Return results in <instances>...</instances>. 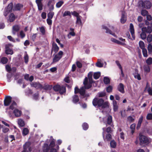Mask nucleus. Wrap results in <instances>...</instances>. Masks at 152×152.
Wrapping results in <instances>:
<instances>
[{
    "mask_svg": "<svg viewBox=\"0 0 152 152\" xmlns=\"http://www.w3.org/2000/svg\"><path fill=\"white\" fill-rule=\"evenodd\" d=\"M92 103L94 106H98L102 107V108H107L109 107L108 102H104L102 99L95 98L93 101Z\"/></svg>",
    "mask_w": 152,
    "mask_h": 152,
    "instance_id": "nucleus-1",
    "label": "nucleus"
},
{
    "mask_svg": "<svg viewBox=\"0 0 152 152\" xmlns=\"http://www.w3.org/2000/svg\"><path fill=\"white\" fill-rule=\"evenodd\" d=\"M92 73L91 72H90L88 73V80L87 77H86L85 79L84 80L83 82V84L86 89H89L90 88L91 86V83L93 82L92 80Z\"/></svg>",
    "mask_w": 152,
    "mask_h": 152,
    "instance_id": "nucleus-2",
    "label": "nucleus"
},
{
    "mask_svg": "<svg viewBox=\"0 0 152 152\" xmlns=\"http://www.w3.org/2000/svg\"><path fill=\"white\" fill-rule=\"evenodd\" d=\"M139 140L140 141V143L141 145L143 144H148L150 142H152V140L150 139V140H149L148 138L143 135H141L140 134H139Z\"/></svg>",
    "mask_w": 152,
    "mask_h": 152,
    "instance_id": "nucleus-3",
    "label": "nucleus"
},
{
    "mask_svg": "<svg viewBox=\"0 0 152 152\" xmlns=\"http://www.w3.org/2000/svg\"><path fill=\"white\" fill-rule=\"evenodd\" d=\"M138 3L140 6L142 7L143 8L149 9L151 7V4L149 1H145L143 2L142 1H140Z\"/></svg>",
    "mask_w": 152,
    "mask_h": 152,
    "instance_id": "nucleus-4",
    "label": "nucleus"
},
{
    "mask_svg": "<svg viewBox=\"0 0 152 152\" xmlns=\"http://www.w3.org/2000/svg\"><path fill=\"white\" fill-rule=\"evenodd\" d=\"M53 89L56 91H59L61 94H63L66 91V88L64 86H60L59 85L54 86Z\"/></svg>",
    "mask_w": 152,
    "mask_h": 152,
    "instance_id": "nucleus-5",
    "label": "nucleus"
},
{
    "mask_svg": "<svg viewBox=\"0 0 152 152\" xmlns=\"http://www.w3.org/2000/svg\"><path fill=\"white\" fill-rule=\"evenodd\" d=\"M63 54V52L62 51H59L58 53L56 54L53 58L52 63L56 62L59 61L62 57Z\"/></svg>",
    "mask_w": 152,
    "mask_h": 152,
    "instance_id": "nucleus-6",
    "label": "nucleus"
},
{
    "mask_svg": "<svg viewBox=\"0 0 152 152\" xmlns=\"http://www.w3.org/2000/svg\"><path fill=\"white\" fill-rule=\"evenodd\" d=\"M55 146V140L54 139H52L50 141V146L51 148L50 152H57V150L59 149V147L58 145L56 147L57 149L53 148Z\"/></svg>",
    "mask_w": 152,
    "mask_h": 152,
    "instance_id": "nucleus-7",
    "label": "nucleus"
},
{
    "mask_svg": "<svg viewBox=\"0 0 152 152\" xmlns=\"http://www.w3.org/2000/svg\"><path fill=\"white\" fill-rule=\"evenodd\" d=\"M84 87H82L80 90L77 87H75V93L76 94L79 92L80 95L83 96L85 94V89Z\"/></svg>",
    "mask_w": 152,
    "mask_h": 152,
    "instance_id": "nucleus-8",
    "label": "nucleus"
},
{
    "mask_svg": "<svg viewBox=\"0 0 152 152\" xmlns=\"http://www.w3.org/2000/svg\"><path fill=\"white\" fill-rule=\"evenodd\" d=\"M12 6L13 4L12 3H10L9 4L4 12V15L5 16H6L11 11Z\"/></svg>",
    "mask_w": 152,
    "mask_h": 152,
    "instance_id": "nucleus-9",
    "label": "nucleus"
},
{
    "mask_svg": "<svg viewBox=\"0 0 152 152\" xmlns=\"http://www.w3.org/2000/svg\"><path fill=\"white\" fill-rule=\"evenodd\" d=\"M152 23H151L150 26H148L147 28L143 27L142 28V31H145V32L150 33L152 31Z\"/></svg>",
    "mask_w": 152,
    "mask_h": 152,
    "instance_id": "nucleus-10",
    "label": "nucleus"
},
{
    "mask_svg": "<svg viewBox=\"0 0 152 152\" xmlns=\"http://www.w3.org/2000/svg\"><path fill=\"white\" fill-rule=\"evenodd\" d=\"M121 15L120 19L121 23L122 24L124 23L126 20V16L124 11H121Z\"/></svg>",
    "mask_w": 152,
    "mask_h": 152,
    "instance_id": "nucleus-11",
    "label": "nucleus"
},
{
    "mask_svg": "<svg viewBox=\"0 0 152 152\" xmlns=\"http://www.w3.org/2000/svg\"><path fill=\"white\" fill-rule=\"evenodd\" d=\"M130 31L132 37V40H134L135 38L134 35V30L133 24L131 23L130 25Z\"/></svg>",
    "mask_w": 152,
    "mask_h": 152,
    "instance_id": "nucleus-12",
    "label": "nucleus"
},
{
    "mask_svg": "<svg viewBox=\"0 0 152 152\" xmlns=\"http://www.w3.org/2000/svg\"><path fill=\"white\" fill-rule=\"evenodd\" d=\"M12 98L10 96L6 97L4 100V104L5 106H7L9 105L11 102Z\"/></svg>",
    "mask_w": 152,
    "mask_h": 152,
    "instance_id": "nucleus-13",
    "label": "nucleus"
},
{
    "mask_svg": "<svg viewBox=\"0 0 152 152\" xmlns=\"http://www.w3.org/2000/svg\"><path fill=\"white\" fill-rule=\"evenodd\" d=\"M55 4L54 0H50L48 4V6L50 11L54 9V5Z\"/></svg>",
    "mask_w": 152,
    "mask_h": 152,
    "instance_id": "nucleus-14",
    "label": "nucleus"
},
{
    "mask_svg": "<svg viewBox=\"0 0 152 152\" xmlns=\"http://www.w3.org/2000/svg\"><path fill=\"white\" fill-rule=\"evenodd\" d=\"M112 104L113 105V110L114 112L117 111L118 108V104L115 100H113Z\"/></svg>",
    "mask_w": 152,
    "mask_h": 152,
    "instance_id": "nucleus-15",
    "label": "nucleus"
},
{
    "mask_svg": "<svg viewBox=\"0 0 152 152\" xmlns=\"http://www.w3.org/2000/svg\"><path fill=\"white\" fill-rule=\"evenodd\" d=\"M13 113L16 117H19L22 114V112L20 110L15 108L13 110Z\"/></svg>",
    "mask_w": 152,
    "mask_h": 152,
    "instance_id": "nucleus-16",
    "label": "nucleus"
},
{
    "mask_svg": "<svg viewBox=\"0 0 152 152\" xmlns=\"http://www.w3.org/2000/svg\"><path fill=\"white\" fill-rule=\"evenodd\" d=\"M103 138H104V141H105L107 140V141H108L110 140L111 139V134H108L107 135L106 138H104V133L105 132V129L104 128H103Z\"/></svg>",
    "mask_w": 152,
    "mask_h": 152,
    "instance_id": "nucleus-17",
    "label": "nucleus"
},
{
    "mask_svg": "<svg viewBox=\"0 0 152 152\" xmlns=\"http://www.w3.org/2000/svg\"><path fill=\"white\" fill-rule=\"evenodd\" d=\"M42 0H36V2L37 4L38 10H42L43 5L42 3Z\"/></svg>",
    "mask_w": 152,
    "mask_h": 152,
    "instance_id": "nucleus-18",
    "label": "nucleus"
},
{
    "mask_svg": "<svg viewBox=\"0 0 152 152\" xmlns=\"http://www.w3.org/2000/svg\"><path fill=\"white\" fill-rule=\"evenodd\" d=\"M59 50V48L57 46V45L54 42H53L52 44V50L54 51L55 53L57 52Z\"/></svg>",
    "mask_w": 152,
    "mask_h": 152,
    "instance_id": "nucleus-19",
    "label": "nucleus"
},
{
    "mask_svg": "<svg viewBox=\"0 0 152 152\" xmlns=\"http://www.w3.org/2000/svg\"><path fill=\"white\" fill-rule=\"evenodd\" d=\"M31 86L34 87L37 89H41L42 88V85L39 83H31Z\"/></svg>",
    "mask_w": 152,
    "mask_h": 152,
    "instance_id": "nucleus-20",
    "label": "nucleus"
},
{
    "mask_svg": "<svg viewBox=\"0 0 152 152\" xmlns=\"http://www.w3.org/2000/svg\"><path fill=\"white\" fill-rule=\"evenodd\" d=\"M102 27L103 29H105L106 30V32L108 33H109L110 34H112L114 37H116V35H115V33H113L111 31H110L109 28H107V27L104 26H102Z\"/></svg>",
    "mask_w": 152,
    "mask_h": 152,
    "instance_id": "nucleus-21",
    "label": "nucleus"
},
{
    "mask_svg": "<svg viewBox=\"0 0 152 152\" xmlns=\"http://www.w3.org/2000/svg\"><path fill=\"white\" fill-rule=\"evenodd\" d=\"M118 90L122 93L124 92V86L123 84L121 83L119 84L118 87Z\"/></svg>",
    "mask_w": 152,
    "mask_h": 152,
    "instance_id": "nucleus-22",
    "label": "nucleus"
},
{
    "mask_svg": "<svg viewBox=\"0 0 152 152\" xmlns=\"http://www.w3.org/2000/svg\"><path fill=\"white\" fill-rule=\"evenodd\" d=\"M23 7V5L22 4H17L15 5L13 8L14 10H20Z\"/></svg>",
    "mask_w": 152,
    "mask_h": 152,
    "instance_id": "nucleus-23",
    "label": "nucleus"
},
{
    "mask_svg": "<svg viewBox=\"0 0 152 152\" xmlns=\"http://www.w3.org/2000/svg\"><path fill=\"white\" fill-rule=\"evenodd\" d=\"M50 148V145L49 146L47 144H45L43 147V152H48Z\"/></svg>",
    "mask_w": 152,
    "mask_h": 152,
    "instance_id": "nucleus-24",
    "label": "nucleus"
},
{
    "mask_svg": "<svg viewBox=\"0 0 152 152\" xmlns=\"http://www.w3.org/2000/svg\"><path fill=\"white\" fill-rule=\"evenodd\" d=\"M19 26L18 25H15L13 27L12 33L14 34H16V32H18L19 29Z\"/></svg>",
    "mask_w": 152,
    "mask_h": 152,
    "instance_id": "nucleus-25",
    "label": "nucleus"
},
{
    "mask_svg": "<svg viewBox=\"0 0 152 152\" xmlns=\"http://www.w3.org/2000/svg\"><path fill=\"white\" fill-rule=\"evenodd\" d=\"M145 90L147 91L150 95H152V90L149 87V86H148V83H147V85L145 88Z\"/></svg>",
    "mask_w": 152,
    "mask_h": 152,
    "instance_id": "nucleus-26",
    "label": "nucleus"
},
{
    "mask_svg": "<svg viewBox=\"0 0 152 152\" xmlns=\"http://www.w3.org/2000/svg\"><path fill=\"white\" fill-rule=\"evenodd\" d=\"M5 52L7 54L12 55L13 54L12 50L11 49H10L9 47H8L7 45L6 46Z\"/></svg>",
    "mask_w": 152,
    "mask_h": 152,
    "instance_id": "nucleus-27",
    "label": "nucleus"
},
{
    "mask_svg": "<svg viewBox=\"0 0 152 152\" xmlns=\"http://www.w3.org/2000/svg\"><path fill=\"white\" fill-rule=\"evenodd\" d=\"M15 19V17L14 14L13 13L9 15V18L8 21L10 22H12Z\"/></svg>",
    "mask_w": 152,
    "mask_h": 152,
    "instance_id": "nucleus-28",
    "label": "nucleus"
},
{
    "mask_svg": "<svg viewBox=\"0 0 152 152\" xmlns=\"http://www.w3.org/2000/svg\"><path fill=\"white\" fill-rule=\"evenodd\" d=\"M30 142H26L24 145H23V150L22 152H28L27 151V147H28L30 145Z\"/></svg>",
    "mask_w": 152,
    "mask_h": 152,
    "instance_id": "nucleus-29",
    "label": "nucleus"
},
{
    "mask_svg": "<svg viewBox=\"0 0 152 152\" xmlns=\"http://www.w3.org/2000/svg\"><path fill=\"white\" fill-rule=\"evenodd\" d=\"M116 63L117 65V66H118V67H119V68L121 70V74L122 76V77H124V72H123V70H122V67H121V65L119 63V62L118 61H116Z\"/></svg>",
    "mask_w": 152,
    "mask_h": 152,
    "instance_id": "nucleus-30",
    "label": "nucleus"
},
{
    "mask_svg": "<svg viewBox=\"0 0 152 152\" xmlns=\"http://www.w3.org/2000/svg\"><path fill=\"white\" fill-rule=\"evenodd\" d=\"M143 69L144 71L146 73H149L150 72V66L148 65H144L143 66Z\"/></svg>",
    "mask_w": 152,
    "mask_h": 152,
    "instance_id": "nucleus-31",
    "label": "nucleus"
},
{
    "mask_svg": "<svg viewBox=\"0 0 152 152\" xmlns=\"http://www.w3.org/2000/svg\"><path fill=\"white\" fill-rule=\"evenodd\" d=\"M119 42L120 43H119V45H125V39L122 38L120 37L119 38Z\"/></svg>",
    "mask_w": 152,
    "mask_h": 152,
    "instance_id": "nucleus-32",
    "label": "nucleus"
},
{
    "mask_svg": "<svg viewBox=\"0 0 152 152\" xmlns=\"http://www.w3.org/2000/svg\"><path fill=\"white\" fill-rule=\"evenodd\" d=\"M18 124L20 126H23L25 125L24 121L21 119H19L18 120Z\"/></svg>",
    "mask_w": 152,
    "mask_h": 152,
    "instance_id": "nucleus-33",
    "label": "nucleus"
},
{
    "mask_svg": "<svg viewBox=\"0 0 152 152\" xmlns=\"http://www.w3.org/2000/svg\"><path fill=\"white\" fill-rule=\"evenodd\" d=\"M17 107V105L16 103L14 101H13L11 105L10 106V108L11 110H14L15 108Z\"/></svg>",
    "mask_w": 152,
    "mask_h": 152,
    "instance_id": "nucleus-34",
    "label": "nucleus"
},
{
    "mask_svg": "<svg viewBox=\"0 0 152 152\" xmlns=\"http://www.w3.org/2000/svg\"><path fill=\"white\" fill-rule=\"evenodd\" d=\"M134 77L135 79H137L138 80H141V77L140 74L137 72V71L134 74Z\"/></svg>",
    "mask_w": 152,
    "mask_h": 152,
    "instance_id": "nucleus-35",
    "label": "nucleus"
},
{
    "mask_svg": "<svg viewBox=\"0 0 152 152\" xmlns=\"http://www.w3.org/2000/svg\"><path fill=\"white\" fill-rule=\"evenodd\" d=\"M81 17L80 16L77 18L76 23L78 25L81 26L82 25V21L81 20Z\"/></svg>",
    "mask_w": 152,
    "mask_h": 152,
    "instance_id": "nucleus-36",
    "label": "nucleus"
},
{
    "mask_svg": "<svg viewBox=\"0 0 152 152\" xmlns=\"http://www.w3.org/2000/svg\"><path fill=\"white\" fill-rule=\"evenodd\" d=\"M29 130L27 128H24L22 131V134L23 136H25L28 134Z\"/></svg>",
    "mask_w": 152,
    "mask_h": 152,
    "instance_id": "nucleus-37",
    "label": "nucleus"
},
{
    "mask_svg": "<svg viewBox=\"0 0 152 152\" xmlns=\"http://www.w3.org/2000/svg\"><path fill=\"white\" fill-rule=\"evenodd\" d=\"M79 101L78 97L76 95H74L73 97V102L74 103H76Z\"/></svg>",
    "mask_w": 152,
    "mask_h": 152,
    "instance_id": "nucleus-38",
    "label": "nucleus"
},
{
    "mask_svg": "<svg viewBox=\"0 0 152 152\" xmlns=\"http://www.w3.org/2000/svg\"><path fill=\"white\" fill-rule=\"evenodd\" d=\"M107 124L109 125L111 124L112 122V117L111 115H108L107 117Z\"/></svg>",
    "mask_w": 152,
    "mask_h": 152,
    "instance_id": "nucleus-39",
    "label": "nucleus"
},
{
    "mask_svg": "<svg viewBox=\"0 0 152 152\" xmlns=\"http://www.w3.org/2000/svg\"><path fill=\"white\" fill-rule=\"evenodd\" d=\"M39 29L42 35H45V27L43 26H42L41 27H39Z\"/></svg>",
    "mask_w": 152,
    "mask_h": 152,
    "instance_id": "nucleus-40",
    "label": "nucleus"
},
{
    "mask_svg": "<svg viewBox=\"0 0 152 152\" xmlns=\"http://www.w3.org/2000/svg\"><path fill=\"white\" fill-rule=\"evenodd\" d=\"M146 62L148 65H150L152 64V58L149 57L146 61Z\"/></svg>",
    "mask_w": 152,
    "mask_h": 152,
    "instance_id": "nucleus-41",
    "label": "nucleus"
},
{
    "mask_svg": "<svg viewBox=\"0 0 152 152\" xmlns=\"http://www.w3.org/2000/svg\"><path fill=\"white\" fill-rule=\"evenodd\" d=\"M100 75V72H95L94 74V79H98Z\"/></svg>",
    "mask_w": 152,
    "mask_h": 152,
    "instance_id": "nucleus-42",
    "label": "nucleus"
},
{
    "mask_svg": "<svg viewBox=\"0 0 152 152\" xmlns=\"http://www.w3.org/2000/svg\"><path fill=\"white\" fill-rule=\"evenodd\" d=\"M64 4V1H60L58 2L56 4V7L57 8L60 7Z\"/></svg>",
    "mask_w": 152,
    "mask_h": 152,
    "instance_id": "nucleus-43",
    "label": "nucleus"
},
{
    "mask_svg": "<svg viewBox=\"0 0 152 152\" xmlns=\"http://www.w3.org/2000/svg\"><path fill=\"white\" fill-rule=\"evenodd\" d=\"M139 45L140 48L142 50L145 49V44L142 41H140L139 42Z\"/></svg>",
    "mask_w": 152,
    "mask_h": 152,
    "instance_id": "nucleus-44",
    "label": "nucleus"
},
{
    "mask_svg": "<svg viewBox=\"0 0 152 152\" xmlns=\"http://www.w3.org/2000/svg\"><path fill=\"white\" fill-rule=\"evenodd\" d=\"M145 32V31H142V32L140 34V36L142 39H144L146 37V35Z\"/></svg>",
    "mask_w": 152,
    "mask_h": 152,
    "instance_id": "nucleus-45",
    "label": "nucleus"
},
{
    "mask_svg": "<svg viewBox=\"0 0 152 152\" xmlns=\"http://www.w3.org/2000/svg\"><path fill=\"white\" fill-rule=\"evenodd\" d=\"M110 146L112 148H115L116 147V143L114 140H112L110 142Z\"/></svg>",
    "mask_w": 152,
    "mask_h": 152,
    "instance_id": "nucleus-46",
    "label": "nucleus"
},
{
    "mask_svg": "<svg viewBox=\"0 0 152 152\" xmlns=\"http://www.w3.org/2000/svg\"><path fill=\"white\" fill-rule=\"evenodd\" d=\"M8 61V59L5 57H2L1 59V62L3 64H6Z\"/></svg>",
    "mask_w": 152,
    "mask_h": 152,
    "instance_id": "nucleus-47",
    "label": "nucleus"
},
{
    "mask_svg": "<svg viewBox=\"0 0 152 152\" xmlns=\"http://www.w3.org/2000/svg\"><path fill=\"white\" fill-rule=\"evenodd\" d=\"M54 15V12H49L48 14V18L52 19Z\"/></svg>",
    "mask_w": 152,
    "mask_h": 152,
    "instance_id": "nucleus-48",
    "label": "nucleus"
},
{
    "mask_svg": "<svg viewBox=\"0 0 152 152\" xmlns=\"http://www.w3.org/2000/svg\"><path fill=\"white\" fill-rule=\"evenodd\" d=\"M70 31L69 32V35H71L72 36H75V34L74 32V29L72 28H70Z\"/></svg>",
    "mask_w": 152,
    "mask_h": 152,
    "instance_id": "nucleus-49",
    "label": "nucleus"
},
{
    "mask_svg": "<svg viewBox=\"0 0 152 152\" xmlns=\"http://www.w3.org/2000/svg\"><path fill=\"white\" fill-rule=\"evenodd\" d=\"M66 16H71V13L69 11H65L63 15V17H65Z\"/></svg>",
    "mask_w": 152,
    "mask_h": 152,
    "instance_id": "nucleus-50",
    "label": "nucleus"
},
{
    "mask_svg": "<svg viewBox=\"0 0 152 152\" xmlns=\"http://www.w3.org/2000/svg\"><path fill=\"white\" fill-rule=\"evenodd\" d=\"M142 54L145 57H147L148 56V54L147 50L145 48L142 49Z\"/></svg>",
    "mask_w": 152,
    "mask_h": 152,
    "instance_id": "nucleus-51",
    "label": "nucleus"
},
{
    "mask_svg": "<svg viewBox=\"0 0 152 152\" xmlns=\"http://www.w3.org/2000/svg\"><path fill=\"white\" fill-rule=\"evenodd\" d=\"M141 14L142 16H147L148 14V12L146 10H142L141 11Z\"/></svg>",
    "mask_w": 152,
    "mask_h": 152,
    "instance_id": "nucleus-52",
    "label": "nucleus"
},
{
    "mask_svg": "<svg viewBox=\"0 0 152 152\" xmlns=\"http://www.w3.org/2000/svg\"><path fill=\"white\" fill-rule=\"evenodd\" d=\"M148 50L149 53H151L152 52V45L151 44H149L148 47Z\"/></svg>",
    "mask_w": 152,
    "mask_h": 152,
    "instance_id": "nucleus-53",
    "label": "nucleus"
},
{
    "mask_svg": "<svg viewBox=\"0 0 152 152\" xmlns=\"http://www.w3.org/2000/svg\"><path fill=\"white\" fill-rule=\"evenodd\" d=\"M104 82L105 84H108L110 83V80L108 78L105 77L104 78Z\"/></svg>",
    "mask_w": 152,
    "mask_h": 152,
    "instance_id": "nucleus-54",
    "label": "nucleus"
},
{
    "mask_svg": "<svg viewBox=\"0 0 152 152\" xmlns=\"http://www.w3.org/2000/svg\"><path fill=\"white\" fill-rule=\"evenodd\" d=\"M147 40L149 42H151L152 40V35L149 34L147 37Z\"/></svg>",
    "mask_w": 152,
    "mask_h": 152,
    "instance_id": "nucleus-55",
    "label": "nucleus"
},
{
    "mask_svg": "<svg viewBox=\"0 0 152 152\" xmlns=\"http://www.w3.org/2000/svg\"><path fill=\"white\" fill-rule=\"evenodd\" d=\"M82 127L84 130H86L88 128V126L87 123H84L83 124Z\"/></svg>",
    "mask_w": 152,
    "mask_h": 152,
    "instance_id": "nucleus-56",
    "label": "nucleus"
},
{
    "mask_svg": "<svg viewBox=\"0 0 152 152\" xmlns=\"http://www.w3.org/2000/svg\"><path fill=\"white\" fill-rule=\"evenodd\" d=\"M105 93L104 92H99L97 94V95L99 97H103L105 95Z\"/></svg>",
    "mask_w": 152,
    "mask_h": 152,
    "instance_id": "nucleus-57",
    "label": "nucleus"
},
{
    "mask_svg": "<svg viewBox=\"0 0 152 152\" xmlns=\"http://www.w3.org/2000/svg\"><path fill=\"white\" fill-rule=\"evenodd\" d=\"M2 132L3 133H7L9 131V129L8 128L5 127H2Z\"/></svg>",
    "mask_w": 152,
    "mask_h": 152,
    "instance_id": "nucleus-58",
    "label": "nucleus"
},
{
    "mask_svg": "<svg viewBox=\"0 0 152 152\" xmlns=\"http://www.w3.org/2000/svg\"><path fill=\"white\" fill-rule=\"evenodd\" d=\"M96 66H97L99 67H101L103 66V64L101 63L99 60L96 63Z\"/></svg>",
    "mask_w": 152,
    "mask_h": 152,
    "instance_id": "nucleus-59",
    "label": "nucleus"
},
{
    "mask_svg": "<svg viewBox=\"0 0 152 152\" xmlns=\"http://www.w3.org/2000/svg\"><path fill=\"white\" fill-rule=\"evenodd\" d=\"M113 89L112 87L110 86H108L106 89L107 91L110 93L112 92Z\"/></svg>",
    "mask_w": 152,
    "mask_h": 152,
    "instance_id": "nucleus-60",
    "label": "nucleus"
},
{
    "mask_svg": "<svg viewBox=\"0 0 152 152\" xmlns=\"http://www.w3.org/2000/svg\"><path fill=\"white\" fill-rule=\"evenodd\" d=\"M146 119L147 120L152 119V114L151 113L148 114L146 116Z\"/></svg>",
    "mask_w": 152,
    "mask_h": 152,
    "instance_id": "nucleus-61",
    "label": "nucleus"
},
{
    "mask_svg": "<svg viewBox=\"0 0 152 152\" xmlns=\"http://www.w3.org/2000/svg\"><path fill=\"white\" fill-rule=\"evenodd\" d=\"M24 58L26 63H27L28 61V57L27 53H26L25 55Z\"/></svg>",
    "mask_w": 152,
    "mask_h": 152,
    "instance_id": "nucleus-62",
    "label": "nucleus"
},
{
    "mask_svg": "<svg viewBox=\"0 0 152 152\" xmlns=\"http://www.w3.org/2000/svg\"><path fill=\"white\" fill-rule=\"evenodd\" d=\"M111 40L113 42H114L118 44H119V43H120L119 40H117V39H116L113 38H111Z\"/></svg>",
    "mask_w": 152,
    "mask_h": 152,
    "instance_id": "nucleus-63",
    "label": "nucleus"
},
{
    "mask_svg": "<svg viewBox=\"0 0 152 152\" xmlns=\"http://www.w3.org/2000/svg\"><path fill=\"white\" fill-rule=\"evenodd\" d=\"M72 15L76 17L77 18L80 16L79 15V14L75 11H74L73 12H72Z\"/></svg>",
    "mask_w": 152,
    "mask_h": 152,
    "instance_id": "nucleus-64",
    "label": "nucleus"
}]
</instances>
